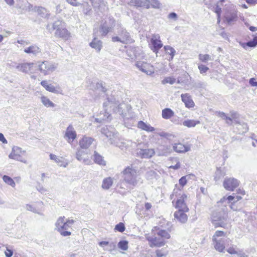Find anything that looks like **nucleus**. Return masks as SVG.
<instances>
[{
    "instance_id": "1",
    "label": "nucleus",
    "mask_w": 257,
    "mask_h": 257,
    "mask_svg": "<svg viewBox=\"0 0 257 257\" xmlns=\"http://www.w3.org/2000/svg\"><path fill=\"white\" fill-rule=\"evenodd\" d=\"M175 197L177 198L175 207L178 210L174 213V217L180 222L184 223L188 219L186 212L189 211V208L185 203L187 195L185 194H181V190L175 188L171 195V199H174Z\"/></svg>"
},
{
    "instance_id": "2",
    "label": "nucleus",
    "mask_w": 257,
    "mask_h": 257,
    "mask_svg": "<svg viewBox=\"0 0 257 257\" xmlns=\"http://www.w3.org/2000/svg\"><path fill=\"white\" fill-rule=\"evenodd\" d=\"M103 106L105 110V114L102 118L95 119L97 122H101V120L109 119L110 116L109 112L112 110L113 112L118 113L122 117H124L127 111L128 106L124 103H120L113 97L107 98L106 101L103 102Z\"/></svg>"
},
{
    "instance_id": "3",
    "label": "nucleus",
    "mask_w": 257,
    "mask_h": 257,
    "mask_svg": "<svg viewBox=\"0 0 257 257\" xmlns=\"http://www.w3.org/2000/svg\"><path fill=\"white\" fill-rule=\"evenodd\" d=\"M46 29L50 33L55 30V36L64 41L70 40L72 37L71 33L67 29L66 23L63 20H58L48 24Z\"/></svg>"
},
{
    "instance_id": "4",
    "label": "nucleus",
    "mask_w": 257,
    "mask_h": 257,
    "mask_svg": "<svg viewBox=\"0 0 257 257\" xmlns=\"http://www.w3.org/2000/svg\"><path fill=\"white\" fill-rule=\"evenodd\" d=\"M226 233L222 231L217 230L212 236V242L214 248L220 252H224L226 245H229L231 240L226 236Z\"/></svg>"
},
{
    "instance_id": "5",
    "label": "nucleus",
    "mask_w": 257,
    "mask_h": 257,
    "mask_svg": "<svg viewBox=\"0 0 257 257\" xmlns=\"http://www.w3.org/2000/svg\"><path fill=\"white\" fill-rule=\"evenodd\" d=\"M101 132L107 138L109 139L111 144L119 148L121 150L125 147V143L119 137L118 133L113 127H108V126H103L101 129Z\"/></svg>"
},
{
    "instance_id": "6",
    "label": "nucleus",
    "mask_w": 257,
    "mask_h": 257,
    "mask_svg": "<svg viewBox=\"0 0 257 257\" xmlns=\"http://www.w3.org/2000/svg\"><path fill=\"white\" fill-rule=\"evenodd\" d=\"M75 222L72 219H66L64 216L60 217L55 223L56 229L63 236H69L71 232L69 230Z\"/></svg>"
},
{
    "instance_id": "7",
    "label": "nucleus",
    "mask_w": 257,
    "mask_h": 257,
    "mask_svg": "<svg viewBox=\"0 0 257 257\" xmlns=\"http://www.w3.org/2000/svg\"><path fill=\"white\" fill-rule=\"evenodd\" d=\"M138 173L135 167L132 165L127 166L122 172L124 181L133 187L137 186L139 182Z\"/></svg>"
},
{
    "instance_id": "8",
    "label": "nucleus",
    "mask_w": 257,
    "mask_h": 257,
    "mask_svg": "<svg viewBox=\"0 0 257 257\" xmlns=\"http://www.w3.org/2000/svg\"><path fill=\"white\" fill-rule=\"evenodd\" d=\"M117 36H113L111 38L113 42H118L122 44H131L134 42L130 33L121 26L117 28Z\"/></svg>"
},
{
    "instance_id": "9",
    "label": "nucleus",
    "mask_w": 257,
    "mask_h": 257,
    "mask_svg": "<svg viewBox=\"0 0 257 257\" xmlns=\"http://www.w3.org/2000/svg\"><path fill=\"white\" fill-rule=\"evenodd\" d=\"M212 223L215 227L227 228V216L224 212H214L212 215Z\"/></svg>"
},
{
    "instance_id": "10",
    "label": "nucleus",
    "mask_w": 257,
    "mask_h": 257,
    "mask_svg": "<svg viewBox=\"0 0 257 257\" xmlns=\"http://www.w3.org/2000/svg\"><path fill=\"white\" fill-rule=\"evenodd\" d=\"M39 63L38 69L40 72L44 75L50 74L54 72L58 67L57 63L51 61H44Z\"/></svg>"
},
{
    "instance_id": "11",
    "label": "nucleus",
    "mask_w": 257,
    "mask_h": 257,
    "mask_svg": "<svg viewBox=\"0 0 257 257\" xmlns=\"http://www.w3.org/2000/svg\"><path fill=\"white\" fill-rule=\"evenodd\" d=\"M35 64L33 62H25L22 63H17L13 62L12 66L15 67L20 72L26 74H31L33 73V68Z\"/></svg>"
},
{
    "instance_id": "12",
    "label": "nucleus",
    "mask_w": 257,
    "mask_h": 257,
    "mask_svg": "<svg viewBox=\"0 0 257 257\" xmlns=\"http://www.w3.org/2000/svg\"><path fill=\"white\" fill-rule=\"evenodd\" d=\"M25 153V151H23L22 148L14 146L12 148V150L10 154L9 155V158L18 161H20L25 164H27V161L24 159L22 154Z\"/></svg>"
},
{
    "instance_id": "13",
    "label": "nucleus",
    "mask_w": 257,
    "mask_h": 257,
    "mask_svg": "<svg viewBox=\"0 0 257 257\" xmlns=\"http://www.w3.org/2000/svg\"><path fill=\"white\" fill-rule=\"evenodd\" d=\"M126 53L127 56L131 59H140L143 58L144 57V53L138 47L130 46L128 47L126 51Z\"/></svg>"
},
{
    "instance_id": "14",
    "label": "nucleus",
    "mask_w": 257,
    "mask_h": 257,
    "mask_svg": "<svg viewBox=\"0 0 257 257\" xmlns=\"http://www.w3.org/2000/svg\"><path fill=\"white\" fill-rule=\"evenodd\" d=\"M136 66L140 70L147 75H150L154 72L153 66L146 62L137 61L136 63Z\"/></svg>"
},
{
    "instance_id": "15",
    "label": "nucleus",
    "mask_w": 257,
    "mask_h": 257,
    "mask_svg": "<svg viewBox=\"0 0 257 257\" xmlns=\"http://www.w3.org/2000/svg\"><path fill=\"white\" fill-rule=\"evenodd\" d=\"M239 185V181L234 178H225L223 186L228 191H233Z\"/></svg>"
},
{
    "instance_id": "16",
    "label": "nucleus",
    "mask_w": 257,
    "mask_h": 257,
    "mask_svg": "<svg viewBox=\"0 0 257 257\" xmlns=\"http://www.w3.org/2000/svg\"><path fill=\"white\" fill-rule=\"evenodd\" d=\"M76 158L80 162L86 165H90L91 161L89 159L88 156V153L86 151L79 149L76 153Z\"/></svg>"
},
{
    "instance_id": "17",
    "label": "nucleus",
    "mask_w": 257,
    "mask_h": 257,
    "mask_svg": "<svg viewBox=\"0 0 257 257\" xmlns=\"http://www.w3.org/2000/svg\"><path fill=\"white\" fill-rule=\"evenodd\" d=\"M160 39V37L159 35H154L152 36L151 39V49L156 54L158 52L159 50L163 46V44Z\"/></svg>"
},
{
    "instance_id": "18",
    "label": "nucleus",
    "mask_w": 257,
    "mask_h": 257,
    "mask_svg": "<svg viewBox=\"0 0 257 257\" xmlns=\"http://www.w3.org/2000/svg\"><path fill=\"white\" fill-rule=\"evenodd\" d=\"M24 52L28 54L32 55L33 56H37L42 54V50L38 45L32 44L24 49Z\"/></svg>"
},
{
    "instance_id": "19",
    "label": "nucleus",
    "mask_w": 257,
    "mask_h": 257,
    "mask_svg": "<svg viewBox=\"0 0 257 257\" xmlns=\"http://www.w3.org/2000/svg\"><path fill=\"white\" fill-rule=\"evenodd\" d=\"M148 240L150 243V246L160 247L165 245V241L163 240L161 237H159L156 233L154 236H149L147 238Z\"/></svg>"
},
{
    "instance_id": "20",
    "label": "nucleus",
    "mask_w": 257,
    "mask_h": 257,
    "mask_svg": "<svg viewBox=\"0 0 257 257\" xmlns=\"http://www.w3.org/2000/svg\"><path fill=\"white\" fill-rule=\"evenodd\" d=\"M77 137L76 132L72 125H69L65 131L64 138L66 139L69 143H72Z\"/></svg>"
},
{
    "instance_id": "21",
    "label": "nucleus",
    "mask_w": 257,
    "mask_h": 257,
    "mask_svg": "<svg viewBox=\"0 0 257 257\" xmlns=\"http://www.w3.org/2000/svg\"><path fill=\"white\" fill-rule=\"evenodd\" d=\"M16 8L21 10V13L33 10V5L28 2L19 0L16 6Z\"/></svg>"
},
{
    "instance_id": "22",
    "label": "nucleus",
    "mask_w": 257,
    "mask_h": 257,
    "mask_svg": "<svg viewBox=\"0 0 257 257\" xmlns=\"http://www.w3.org/2000/svg\"><path fill=\"white\" fill-rule=\"evenodd\" d=\"M41 85L44 87L45 89L50 92H53L54 93H62V90L60 89V88L58 87H54L53 85L50 84H48V81L47 80H43L41 82Z\"/></svg>"
},
{
    "instance_id": "23",
    "label": "nucleus",
    "mask_w": 257,
    "mask_h": 257,
    "mask_svg": "<svg viewBox=\"0 0 257 257\" xmlns=\"http://www.w3.org/2000/svg\"><path fill=\"white\" fill-rule=\"evenodd\" d=\"M181 97L182 101L184 103L186 107L188 108H191L194 106L195 103L189 94H182Z\"/></svg>"
},
{
    "instance_id": "24",
    "label": "nucleus",
    "mask_w": 257,
    "mask_h": 257,
    "mask_svg": "<svg viewBox=\"0 0 257 257\" xmlns=\"http://www.w3.org/2000/svg\"><path fill=\"white\" fill-rule=\"evenodd\" d=\"M137 153L142 158H150L154 155L155 151L152 149H140Z\"/></svg>"
},
{
    "instance_id": "25",
    "label": "nucleus",
    "mask_w": 257,
    "mask_h": 257,
    "mask_svg": "<svg viewBox=\"0 0 257 257\" xmlns=\"http://www.w3.org/2000/svg\"><path fill=\"white\" fill-rule=\"evenodd\" d=\"M126 3L130 6L137 7H145L147 9L150 8V5L148 3L143 0H128Z\"/></svg>"
},
{
    "instance_id": "26",
    "label": "nucleus",
    "mask_w": 257,
    "mask_h": 257,
    "mask_svg": "<svg viewBox=\"0 0 257 257\" xmlns=\"http://www.w3.org/2000/svg\"><path fill=\"white\" fill-rule=\"evenodd\" d=\"M172 148L175 152L179 153H185L190 150V148L189 146H185L181 143L174 144Z\"/></svg>"
},
{
    "instance_id": "27",
    "label": "nucleus",
    "mask_w": 257,
    "mask_h": 257,
    "mask_svg": "<svg viewBox=\"0 0 257 257\" xmlns=\"http://www.w3.org/2000/svg\"><path fill=\"white\" fill-rule=\"evenodd\" d=\"M89 46L97 52H99L102 48V42L97 38L94 37L92 41L89 43Z\"/></svg>"
},
{
    "instance_id": "28",
    "label": "nucleus",
    "mask_w": 257,
    "mask_h": 257,
    "mask_svg": "<svg viewBox=\"0 0 257 257\" xmlns=\"http://www.w3.org/2000/svg\"><path fill=\"white\" fill-rule=\"evenodd\" d=\"M93 139L90 137H84L79 141V146L81 148L86 149L92 144Z\"/></svg>"
},
{
    "instance_id": "29",
    "label": "nucleus",
    "mask_w": 257,
    "mask_h": 257,
    "mask_svg": "<svg viewBox=\"0 0 257 257\" xmlns=\"http://www.w3.org/2000/svg\"><path fill=\"white\" fill-rule=\"evenodd\" d=\"M93 160L95 163L102 166L106 165V161L104 159V157L100 155L96 151H94L93 155Z\"/></svg>"
},
{
    "instance_id": "30",
    "label": "nucleus",
    "mask_w": 257,
    "mask_h": 257,
    "mask_svg": "<svg viewBox=\"0 0 257 257\" xmlns=\"http://www.w3.org/2000/svg\"><path fill=\"white\" fill-rule=\"evenodd\" d=\"M172 147L170 145L161 146L159 149V156H167L170 154L172 151Z\"/></svg>"
},
{
    "instance_id": "31",
    "label": "nucleus",
    "mask_w": 257,
    "mask_h": 257,
    "mask_svg": "<svg viewBox=\"0 0 257 257\" xmlns=\"http://www.w3.org/2000/svg\"><path fill=\"white\" fill-rule=\"evenodd\" d=\"M137 126L139 128L148 132H153L155 130V128L151 126L150 124H147L142 120L138 122Z\"/></svg>"
},
{
    "instance_id": "32",
    "label": "nucleus",
    "mask_w": 257,
    "mask_h": 257,
    "mask_svg": "<svg viewBox=\"0 0 257 257\" xmlns=\"http://www.w3.org/2000/svg\"><path fill=\"white\" fill-rule=\"evenodd\" d=\"M51 160L54 161L59 166L65 167L67 163L64 162V159L62 157H58L55 155L51 154L50 155Z\"/></svg>"
},
{
    "instance_id": "33",
    "label": "nucleus",
    "mask_w": 257,
    "mask_h": 257,
    "mask_svg": "<svg viewBox=\"0 0 257 257\" xmlns=\"http://www.w3.org/2000/svg\"><path fill=\"white\" fill-rule=\"evenodd\" d=\"M237 15L235 12L231 13L225 16V19L228 25H232L234 22L237 20Z\"/></svg>"
},
{
    "instance_id": "34",
    "label": "nucleus",
    "mask_w": 257,
    "mask_h": 257,
    "mask_svg": "<svg viewBox=\"0 0 257 257\" xmlns=\"http://www.w3.org/2000/svg\"><path fill=\"white\" fill-rule=\"evenodd\" d=\"M115 20L113 17H109L106 19L103 23V25L106 27H108V29L111 31L115 26Z\"/></svg>"
},
{
    "instance_id": "35",
    "label": "nucleus",
    "mask_w": 257,
    "mask_h": 257,
    "mask_svg": "<svg viewBox=\"0 0 257 257\" xmlns=\"http://www.w3.org/2000/svg\"><path fill=\"white\" fill-rule=\"evenodd\" d=\"M112 184V179L111 177H107L103 179L101 187L103 189L107 190L110 188Z\"/></svg>"
},
{
    "instance_id": "36",
    "label": "nucleus",
    "mask_w": 257,
    "mask_h": 257,
    "mask_svg": "<svg viewBox=\"0 0 257 257\" xmlns=\"http://www.w3.org/2000/svg\"><path fill=\"white\" fill-rule=\"evenodd\" d=\"M41 102L47 107H54L55 104L52 102L47 97L42 96L41 97Z\"/></svg>"
},
{
    "instance_id": "37",
    "label": "nucleus",
    "mask_w": 257,
    "mask_h": 257,
    "mask_svg": "<svg viewBox=\"0 0 257 257\" xmlns=\"http://www.w3.org/2000/svg\"><path fill=\"white\" fill-rule=\"evenodd\" d=\"M174 114V112L170 108H165L162 110V115L165 119H169Z\"/></svg>"
},
{
    "instance_id": "38",
    "label": "nucleus",
    "mask_w": 257,
    "mask_h": 257,
    "mask_svg": "<svg viewBox=\"0 0 257 257\" xmlns=\"http://www.w3.org/2000/svg\"><path fill=\"white\" fill-rule=\"evenodd\" d=\"M157 234L159 235V237H161L163 240L167 239L170 238V234L169 232L163 229H158L157 230Z\"/></svg>"
},
{
    "instance_id": "39",
    "label": "nucleus",
    "mask_w": 257,
    "mask_h": 257,
    "mask_svg": "<svg viewBox=\"0 0 257 257\" xmlns=\"http://www.w3.org/2000/svg\"><path fill=\"white\" fill-rule=\"evenodd\" d=\"M200 123V122L199 120L187 119L184 120L182 124L183 125L188 127H191L195 126L197 124H199Z\"/></svg>"
},
{
    "instance_id": "40",
    "label": "nucleus",
    "mask_w": 257,
    "mask_h": 257,
    "mask_svg": "<svg viewBox=\"0 0 257 257\" xmlns=\"http://www.w3.org/2000/svg\"><path fill=\"white\" fill-rule=\"evenodd\" d=\"M164 49L166 53L170 55V58L169 60L170 61L173 60L176 54V50L170 46H165Z\"/></svg>"
},
{
    "instance_id": "41",
    "label": "nucleus",
    "mask_w": 257,
    "mask_h": 257,
    "mask_svg": "<svg viewBox=\"0 0 257 257\" xmlns=\"http://www.w3.org/2000/svg\"><path fill=\"white\" fill-rule=\"evenodd\" d=\"M236 124H239V127H238V129L239 130V134H243L247 132L248 128L246 123L239 121V123H236Z\"/></svg>"
},
{
    "instance_id": "42",
    "label": "nucleus",
    "mask_w": 257,
    "mask_h": 257,
    "mask_svg": "<svg viewBox=\"0 0 257 257\" xmlns=\"http://www.w3.org/2000/svg\"><path fill=\"white\" fill-rule=\"evenodd\" d=\"M3 181L8 185H10L12 187H14L16 183L13 179L7 175H4L3 177Z\"/></svg>"
},
{
    "instance_id": "43",
    "label": "nucleus",
    "mask_w": 257,
    "mask_h": 257,
    "mask_svg": "<svg viewBox=\"0 0 257 257\" xmlns=\"http://www.w3.org/2000/svg\"><path fill=\"white\" fill-rule=\"evenodd\" d=\"M144 1L148 3L150 5L151 4V7L155 9H159L161 6V4L158 0H144Z\"/></svg>"
},
{
    "instance_id": "44",
    "label": "nucleus",
    "mask_w": 257,
    "mask_h": 257,
    "mask_svg": "<svg viewBox=\"0 0 257 257\" xmlns=\"http://www.w3.org/2000/svg\"><path fill=\"white\" fill-rule=\"evenodd\" d=\"M198 58L200 61L204 63H206L208 61L212 60L211 56L208 54H200L198 55Z\"/></svg>"
},
{
    "instance_id": "45",
    "label": "nucleus",
    "mask_w": 257,
    "mask_h": 257,
    "mask_svg": "<svg viewBox=\"0 0 257 257\" xmlns=\"http://www.w3.org/2000/svg\"><path fill=\"white\" fill-rule=\"evenodd\" d=\"M32 11L37 12L38 14L42 17H44L46 13V10L44 8L41 7H35L34 9L33 8Z\"/></svg>"
},
{
    "instance_id": "46",
    "label": "nucleus",
    "mask_w": 257,
    "mask_h": 257,
    "mask_svg": "<svg viewBox=\"0 0 257 257\" xmlns=\"http://www.w3.org/2000/svg\"><path fill=\"white\" fill-rule=\"evenodd\" d=\"M225 175V173L220 169L217 168L214 176V180L216 181L219 180Z\"/></svg>"
},
{
    "instance_id": "47",
    "label": "nucleus",
    "mask_w": 257,
    "mask_h": 257,
    "mask_svg": "<svg viewBox=\"0 0 257 257\" xmlns=\"http://www.w3.org/2000/svg\"><path fill=\"white\" fill-rule=\"evenodd\" d=\"M110 31H111L108 29V27H106L102 24L100 25L99 32L102 37L105 36Z\"/></svg>"
},
{
    "instance_id": "48",
    "label": "nucleus",
    "mask_w": 257,
    "mask_h": 257,
    "mask_svg": "<svg viewBox=\"0 0 257 257\" xmlns=\"http://www.w3.org/2000/svg\"><path fill=\"white\" fill-rule=\"evenodd\" d=\"M118 247L122 250H126L128 248V241L126 240H120L118 243Z\"/></svg>"
},
{
    "instance_id": "49",
    "label": "nucleus",
    "mask_w": 257,
    "mask_h": 257,
    "mask_svg": "<svg viewBox=\"0 0 257 257\" xmlns=\"http://www.w3.org/2000/svg\"><path fill=\"white\" fill-rule=\"evenodd\" d=\"M237 249V247L236 245L231 244L228 248L226 249V251L229 254H238V251Z\"/></svg>"
},
{
    "instance_id": "50",
    "label": "nucleus",
    "mask_w": 257,
    "mask_h": 257,
    "mask_svg": "<svg viewBox=\"0 0 257 257\" xmlns=\"http://www.w3.org/2000/svg\"><path fill=\"white\" fill-rule=\"evenodd\" d=\"M176 82V79L174 77H166L163 81L162 83L163 84L165 83H170V84H173Z\"/></svg>"
},
{
    "instance_id": "51",
    "label": "nucleus",
    "mask_w": 257,
    "mask_h": 257,
    "mask_svg": "<svg viewBox=\"0 0 257 257\" xmlns=\"http://www.w3.org/2000/svg\"><path fill=\"white\" fill-rule=\"evenodd\" d=\"M114 229L119 232H122L125 230V227L123 223L120 222L115 225Z\"/></svg>"
},
{
    "instance_id": "52",
    "label": "nucleus",
    "mask_w": 257,
    "mask_h": 257,
    "mask_svg": "<svg viewBox=\"0 0 257 257\" xmlns=\"http://www.w3.org/2000/svg\"><path fill=\"white\" fill-rule=\"evenodd\" d=\"M246 45L249 47H255L257 45V37H255L252 40L247 42Z\"/></svg>"
},
{
    "instance_id": "53",
    "label": "nucleus",
    "mask_w": 257,
    "mask_h": 257,
    "mask_svg": "<svg viewBox=\"0 0 257 257\" xmlns=\"http://www.w3.org/2000/svg\"><path fill=\"white\" fill-rule=\"evenodd\" d=\"M230 116L234 120V122L235 123H239V121L237 120L238 118V114L235 111H230Z\"/></svg>"
},
{
    "instance_id": "54",
    "label": "nucleus",
    "mask_w": 257,
    "mask_h": 257,
    "mask_svg": "<svg viewBox=\"0 0 257 257\" xmlns=\"http://www.w3.org/2000/svg\"><path fill=\"white\" fill-rule=\"evenodd\" d=\"M198 69L201 74L205 73L209 70L208 67L203 64H199L198 65Z\"/></svg>"
},
{
    "instance_id": "55",
    "label": "nucleus",
    "mask_w": 257,
    "mask_h": 257,
    "mask_svg": "<svg viewBox=\"0 0 257 257\" xmlns=\"http://www.w3.org/2000/svg\"><path fill=\"white\" fill-rule=\"evenodd\" d=\"M6 250L5 251V254L6 257H11L13 254V251L12 249L10 248V246L6 245Z\"/></svg>"
},
{
    "instance_id": "56",
    "label": "nucleus",
    "mask_w": 257,
    "mask_h": 257,
    "mask_svg": "<svg viewBox=\"0 0 257 257\" xmlns=\"http://www.w3.org/2000/svg\"><path fill=\"white\" fill-rule=\"evenodd\" d=\"M146 176L148 179H152L155 177L156 173L153 170L149 171L147 172Z\"/></svg>"
},
{
    "instance_id": "57",
    "label": "nucleus",
    "mask_w": 257,
    "mask_h": 257,
    "mask_svg": "<svg viewBox=\"0 0 257 257\" xmlns=\"http://www.w3.org/2000/svg\"><path fill=\"white\" fill-rule=\"evenodd\" d=\"M83 13L85 15H90L91 13V8L87 4L84 6Z\"/></svg>"
},
{
    "instance_id": "58",
    "label": "nucleus",
    "mask_w": 257,
    "mask_h": 257,
    "mask_svg": "<svg viewBox=\"0 0 257 257\" xmlns=\"http://www.w3.org/2000/svg\"><path fill=\"white\" fill-rule=\"evenodd\" d=\"M104 83L102 82H98L96 83V87L97 89H100L102 92H105L106 89L105 88Z\"/></svg>"
},
{
    "instance_id": "59",
    "label": "nucleus",
    "mask_w": 257,
    "mask_h": 257,
    "mask_svg": "<svg viewBox=\"0 0 257 257\" xmlns=\"http://www.w3.org/2000/svg\"><path fill=\"white\" fill-rule=\"evenodd\" d=\"M26 208L28 211H32L35 213L39 214V213L37 211L36 208H35L32 205L27 204L26 205Z\"/></svg>"
},
{
    "instance_id": "60",
    "label": "nucleus",
    "mask_w": 257,
    "mask_h": 257,
    "mask_svg": "<svg viewBox=\"0 0 257 257\" xmlns=\"http://www.w3.org/2000/svg\"><path fill=\"white\" fill-rule=\"evenodd\" d=\"M179 184L183 187L187 183L186 176H183L179 179Z\"/></svg>"
},
{
    "instance_id": "61",
    "label": "nucleus",
    "mask_w": 257,
    "mask_h": 257,
    "mask_svg": "<svg viewBox=\"0 0 257 257\" xmlns=\"http://www.w3.org/2000/svg\"><path fill=\"white\" fill-rule=\"evenodd\" d=\"M66 1L73 6L77 7L80 5V3L78 2L77 0H66Z\"/></svg>"
},
{
    "instance_id": "62",
    "label": "nucleus",
    "mask_w": 257,
    "mask_h": 257,
    "mask_svg": "<svg viewBox=\"0 0 257 257\" xmlns=\"http://www.w3.org/2000/svg\"><path fill=\"white\" fill-rule=\"evenodd\" d=\"M216 114L218 116L221 117L223 119L225 120V119L227 117L226 114L224 112H222V111H217L216 112Z\"/></svg>"
},
{
    "instance_id": "63",
    "label": "nucleus",
    "mask_w": 257,
    "mask_h": 257,
    "mask_svg": "<svg viewBox=\"0 0 257 257\" xmlns=\"http://www.w3.org/2000/svg\"><path fill=\"white\" fill-rule=\"evenodd\" d=\"M168 19H173L174 20H176L177 19V15L176 13L174 12H172L170 13L168 16Z\"/></svg>"
},
{
    "instance_id": "64",
    "label": "nucleus",
    "mask_w": 257,
    "mask_h": 257,
    "mask_svg": "<svg viewBox=\"0 0 257 257\" xmlns=\"http://www.w3.org/2000/svg\"><path fill=\"white\" fill-rule=\"evenodd\" d=\"M156 253L157 257H166L165 254L160 250H157Z\"/></svg>"
}]
</instances>
